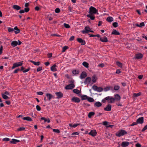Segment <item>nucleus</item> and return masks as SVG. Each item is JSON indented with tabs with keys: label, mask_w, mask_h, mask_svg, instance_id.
Returning a JSON list of instances; mask_svg holds the SVG:
<instances>
[{
	"label": "nucleus",
	"mask_w": 147,
	"mask_h": 147,
	"mask_svg": "<svg viewBox=\"0 0 147 147\" xmlns=\"http://www.w3.org/2000/svg\"><path fill=\"white\" fill-rule=\"evenodd\" d=\"M94 106L97 107H99L102 105V104L99 101L96 102L94 103Z\"/></svg>",
	"instance_id": "obj_26"
},
{
	"label": "nucleus",
	"mask_w": 147,
	"mask_h": 147,
	"mask_svg": "<svg viewBox=\"0 0 147 147\" xmlns=\"http://www.w3.org/2000/svg\"><path fill=\"white\" fill-rule=\"evenodd\" d=\"M87 17L90 18L91 20H94L95 19V17L93 15L91 14H88L87 15Z\"/></svg>",
	"instance_id": "obj_29"
},
{
	"label": "nucleus",
	"mask_w": 147,
	"mask_h": 147,
	"mask_svg": "<svg viewBox=\"0 0 147 147\" xmlns=\"http://www.w3.org/2000/svg\"><path fill=\"white\" fill-rule=\"evenodd\" d=\"M73 91L74 93L76 94H78L80 93V91L77 89H74Z\"/></svg>",
	"instance_id": "obj_42"
},
{
	"label": "nucleus",
	"mask_w": 147,
	"mask_h": 147,
	"mask_svg": "<svg viewBox=\"0 0 147 147\" xmlns=\"http://www.w3.org/2000/svg\"><path fill=\"white\" fill-rule=\"evenodd\" d=\"M103 124L104 125H105V126L107 125L108 124V122L107 121H103Z\"/></svg>",
	"instance_id": "obj_60"
},
{
	"label": "nucleus",
	"mask_w": 147,
	"mask_h": 147,
	"mask_svg": "<svg viewBox=\"0 0 147 147\" xmlns=\"http://www.w3.org/2000/svg\"><path fill=\"white\" fill-rule=\"evenodd\" d=\"M64 27L67 28H69L70 27V26L69 24H66L65 23L64 24Z\"/></svg>",
	"instance_id": "obj_48"
},
{
	"label": "nucleus",
	"mask_w": 147,
	"mask_h": 147,
	"mask_svg": "<svg viewBox=\"0 0 147 147\" xmlns=\"http://www.w3.org/2000/svg\"><path fill=\"white\" fill-rule=\"evenodd\" d=\"M143 57V55L141 53H139L137 54L135 57L136 59H141Z\"/></svg>",
	"instance_id": "obj_11"
},
{
	"label": "nucleus",
	"mask_w": 147,
	"mask_h": 147,
	"mask_svg": "<svg viewBox=\"0 0 147 147\" xmlns=\"http://www.w3.org/2000/svg\"><path fill=\"white\" fill-rule=\"evenodd\" d=\"M79 134V133L78 132H74L71 135H72L74 136V135H78Z\"/></svg>",
	"instance_id": "obj_56"
},
{
	"label": "nucleus",
	"mask_w": 147,
	"mask_h": 147,
	"mask_svg": "<svg viewBox=\"0 0 147 147\" xmlns=\"http://www.w3.org/2000/svg\"><path fill=\"white\" fill-rule=\"evenodd\" d=\"M147 129V125H145L143 129H142V132L144 131L145 130Z\"/></svg>",
	"instance_id": "obj_52"
},
{
	"label": "nucleus",
	"mask_w": 147,
	"mask_h": 147,
	"mask_svg": "<svg viewBox=\"0 0 147 147\" xmlns=\"http://www.w3.org/2000/svg\"><path fill=\"white\" fill-rule=\"evenodd\" d=\"M127 133L126 131L124 130L121 129L117 131L115 134L116 136L118 137H120L123 136Z\"/></svg>",
	"instance_id": "obj_1"
},
{
	"label": "nucleus",
	"mask_w": 147,
	"mask_h": 147,
	"mask_svg": "<svg viewBox=\"0 0 147 147\" xmlns=\"http://www.w3.org/2000/svg\"><path fill=\"white\" fill-rule=\"evenodd\" d=\"M114 90H118L120 88V87L118 85H115L114 86Z\"/></svg>",
	"instance_id": "obj_40"
},
{
	"label": "nucleus",
	"mask_w": 147,
	"mask_h": 147,
	"mask_svg": "<svg viewBox=\"0 0 147 147\" xmlns=\"http://www.w3.org/2000/svg\"><path fill=\"white\" fill-rule=\"evenodd\" d=\"M55 94L57 96V98L58 99L62 98L63 96V94L61 92H56Z\"/></svg>",
	"instance_id": "obj_14"
},
{
	"label": "nucleus",
	"mask_w": 147,
	"mask_h": 147,
	"mask_svg": "<svg viewBox=\"0 0 147 147\" xmlns=\"http://www.w3.org/2000/svg\"><path fill=\"white\" fill-rule=\"evenodd\" d=\"M118 23L116 22H115L113 23V25L115 27H116L118 26Z\"/></svg>",
	"instance_id": "obj_51"
},
{
	"label": "nucleus",
	"mask_w": 147,
	"mask_h": 147,
	"mask_svg": "<svg viewBox=\"0 0 147 147\" xmlns=\"http://www.w3.org/2000/svg\"><path fill=\"white\" fill-rule=\"evenodd\" d=\"M55 12L57 13H58L60 12V10L59 8H57L55 9Z\"/></svg>",
	"instance_id": "obj_50"
},
{
	"label": "nucleus",
	"mask_w": 147,
	"mask_h": 147,
	"mask_svg": "<svg viewBox=\"0 0 147 147\" xmlns=\"http://www.w3.org/2000/svg\"><path fill=\"white\" fill-rule=\"evenodd\" d=\"M8 30L9 32H12L14 30V29L13 28L10 27L8 28Z\"/></svg>",
	"instance_id": "obj_45"
},
{
	"label": "nucleus",
	"mask_w": 147,
	"mask_h": 147,
	"mask_svg": "<svg viewBox=\"0 0 147 147\" xmlns=\"http://www.w3.org/2000/svg\"><path fill=\"white\" fill-rule=\"evenodd\" d=\"M25 128L24 127H20L18 129H17V130L18 131H24L25 129Z\"/></svg>",
	"instance_id": "obj_46"
},
{
	"label": "nucleus",
	"mask_w": 147,
	"mask_h": 147,
	"mask_svg": "<svg viewBox=\"0 0 147 147\" xmlns=\"http://www.w3.org/2000/svg\"><path fill=\"white\" fill-rule=\"evenodd\" d=\"M75 85L74 84H70L66 86L65 88L66 89H71L74 88Z\"/></svg>",
	"instance_id": "obj_7"
},
{
	"label": "nucleus",
	"mask_w": 147,
	"mask_h": 147,
	"mask_svg": "<svg viewBox=\"0 0 147 147\" xmlns=\"http://www.w3.org/2000/svg\"><path fill=\"white\" fill-rule=\"evenodd\" d=\"M37 94L38 95H42L43 94V93L42 92H37Z\"/></svg>",
	"instance_id": "obj_59"
},
{
	"label": "nucleus",
	"mask_w": 147,
	"mask_h": 147,
	"mask_svg": "<svg viewBox=\"0 0 147 147\" xmlns=\"http://www.w3.org/2000/svg\"><path fill=\"white\" fill-rule=\"evenodd\" d=\"M88 97L87 95H83L81 96V98L82 100H87Z\"/></svg>",
	"instance_id": "obj_37"
},
{
	"label": "nucleus",
	"mask_w": 147,
	"mask_h": 147,
	"mask_svg": "<svg viewBox=\"0 0 147 147\" xmlns=\"http://www.w3.org/2000/svg\"><path fill=\"white\" fill-rule=\"evenodd\" d=\"M3 140L4 141H8L9 140V139L7 138H5L3 139Z\"/></svg>",
	"instance_id": "obj_57"
},
{
	"label": "nucleus",
	"mask_w": 147,
	"mask_h": 147,
	"mask_svg": "<svg viewBox=\"0 0 147 147\" xmlns=\"http://www.w3.org/2000/svg\"><path fill=\"white\" fill-rule=\"evenodd\" d=\"M22 62L23 61H22L14 63L12 67V69H13L16 67L22 65L23 64Z\"/></svg>",
	"instance_id": "obj_5"
},
{
	"label": "nucleus",
	"mask_w": 147,
	"mask_h": 147,
	"mask_svg": "<svg viewBox=\"0 0 147 147\" xmlns=\"http://www.w3.org/2000/svg\"><path fill=\"white\" fill-rule=\"evenodd\" d=\"M13 8L17 10H18L21 9V7L17 5H14L13 6Z\"/></svg>",
	"instance_id": "obj_30"
},
{
	"label": "nucleus",
	"mask_w": 147,
	"mask_h": 147,
	"mask_svg": "<svg viewBox=\"0 0 147 147\" xmlns=\"http://www.w3.org/2000/svg\"><path fill=\"white\" fill-rule=\"evenodd\" d=\"M143 77V75H140L138 77V78L140 80H141L142 78Z\"/></svg>",
	"instance_id": "obj_63"
},
{
	"label": "nucleus",
	"mask_w": 147,
	"mask_h": 147,
	"mask_svg": "<svg viewBox=\"0 0 147 147\" xmlns=\"http://www.w3.org/2000/svg\"><path fill=\"white\" fill-rule=\"evenodd\" d=\"M92 89L95 91L98 92H101L104 90V89L101 87H98L96 86L93 85L92 87Z\"/></svg>",
	"instance_id": "obj_3"
},
{
	"label": "nucleus",
	"mask_w": 147,
	"mask_h": 147,
	"mask_svg": "<svg viewBox=\"0 0 147 147\" xmlns=\"http://www.w3.org/2000/svg\"><path fill=\"white\" fill-rule=\"evenodd\" d=\"M91 78L89 77H88L86 78V79L85 80L84 83L85 84H92V80Z\"/></svg>",
	"instance_id": "obj_6"
},
{
	"label": "nucleus",
	"mask_w": 147,
	"mask_h": 147,
	"mask_svg": "<svg viewBox=\"0 0 147 147\" xmlns=\"http://www.w3.org/2000/svg\"><path fill=\"white\" fill-rule=\"evenodd\" d=\"M2 96L3 98L4 99L6 100L9 98V97L3 94H2Z\"/></svg>",
	"instance_id": "obj_38"
},
{
	"label": "nucleus",
	"mask_w": 147,
	"mask_h": 147,
	"mask_svg": "<svg viewBox=\"0 0 147 147\" xmlns=\"http://www.w3.org/2000/svg\"><path fill=\"white\" fill-rule=\"evenodd\" d=\"M95 113L94 112H90L88 114V116L89 118H91L92 116L94 115Z\"/></svg>",
	"instance_id": "obj_28"
},
{
	"label": "nucleus",
	"mask_w": 147,
	"mask_h": 147,
	"mask_svg": "<svg viewBox=\"0 0 147 147\" xmlns=\"http://www.w3.org/2000/svg\"><path fill=\"white\" fill-rule=\"evenodd\" d=\"M89 13L91 15L95 14L97 13L98 14V10L96 9L95 7L92 6L89 8Z\"/></svg>",
	"instance_id": "obj_2"
},
{
	"label": "nucleus",
	"mask_w": 147,
	"mask_h": 147,
	"mask_svg": "<svg viewBox=\"0 0 147 147\" xmlns=\"http://www.w3.org/2000/svg\"><path fill=\"white\" fill-rule=\"evenodd\" d=\"M137 123L142 124L144 122V117H141L138 118L136 121Z\"/></svg>",
	"instance_id": "obj_8"
},
{
	"label": "nucleus",
	"mask_w": 147,
	"mask_h": 147,
	"mask_svg": "<svg viewBox=\"0 0 147 147\" xmlns=\"http://www.w3.org/2000/svg\"><path fill=\"white\" fill-rule=\"evenodd\" d=\"M100 39L102 42H107L108 41L107 38L106 36L100 37Z\"/></svg>",
	"instance_id": "obj_15"
},
{
	"label": "nucleus",
	"mask_w": 147,
	"mask_h": 147,
	"mask_svg": "<svg viewBox=\"0 0 147 147\" xmlns=\"http://www.w3.org/2000/svg\"><path fill=\"white\" fill-rule=\"evenodd\" d=\"M29 8L28 7H26L24 8V12H27L29 11Z\"/></svg>",
	"instance_id": "obj_54"
},
{
	"label": "nucleus",
	"mask_w": 147,
	"mask_h": 147,
	"mask_svg": "<svg viewBox=\"0 0 147 147\" xmlns=\"http://www.w3.org/2000/svg\"><path fill=\"white\" fill-rule=\"evenodd\" d=\"M46 96L49 100H50L52 98H54V96L51 94L49 93H47Z\"/></svg>",
	"instance_id": "obj_12"
},
{
	"label": "nucleus",
	"mask_w": 147,
	"mask_h": 147,
	"mask_svg": "<svg viewBox=\"0 0 147 147\" xmlns=\"http://www.w3.org/2000/svg\"><path fill=\"white\" fill-rule=\"evenodd\" d=\"M107 20L108 22H111L113 21V19L112 17L109 16L107 18Z\"/></svg>",
	"instance_id": "obj_23"
},
{
	"label": "nucleus",
	"mask_w": 147,
	"mask_h": 147,
	"mask_svg": "<svg viewBox=\"0 0 147 147\" xmlns=\"http://www.w3.org/2000/svg\"><path fill=\"white\" fill-rule=\"evenodd\" d=\"M42 70V67H39L37 69V71H39Z\"/></svg>",
	"instance_id": "obj_53"
},
{
	"label": "nucleus",
	"mask_w": 147,
	"mask_h": 147,
	"mask_svg": "<svg viewBox=\"0 0 147 147\" xmlns=\"http://www.w3.org/2000/svg\"><path fill=\"white\" fill-rule=\"evenodd\" d=\"M82 65L86 68H88V63L86 62H83L82 63Z\"/></svg>",
	"instance_id": "obj_35"
},
{
	"label": "nucleus",
	"mask_w": 147,
	"mask_h": 147,
	"mask_svg": "<svg viewBox=\"0 0 147 147\" xmlns=\"http://www.w3.org/2000/svg\"><path fill=\"white\" fill-rule=\"evenodd\" d=\"M56 64H54L51 67V71L53 72L56 71L57 70L56 68Z\"/></svg>",
	"instance_id": "obj_19"
},
{
	"label": "nucleus",
	"mask_w": 147,
	"mask_h": 147,
	"mask_svg": "<svg viewBox=\"0 0 147 147\" xmlns=\"http://www.w3.org/2000/svg\"><path fill=\"white\" fill-rule=\"evenodd\" d=\"M96 78L95 76L92 77V84H93L95 83L96 81Z\"/></svg>",
	"instance_id": "obj_36"
},
{
	"label": "nucleus",
	"mask_w": 147,
	"mask_h": 147,
	"mask_svg": "<svg viewBox=\"0 0 147 147\" xmlns=\"http://www.w3.org/2000/svg\"><path fill=\"white\" fill-rule=\"evenodd\" d=\"M140 27H142L145 26V24L144 22H142L140 23L139 24Z\"/></svg>",
	"instance_id": "obj_49"
},
{
	"label": "nucleus",
	"mask_w": 147,
	"mask_h": 147,
	"mask_svg": "<svg viewBox=\"0 0 147 147\" xmlns=\"http://www.w3.org/2000/svg\"><path fill=\"white\" fill-rule=\"evenodd\" d=\"M90 29L89 26H86L85 27L84 30H82L81 32L83 34L88 33L89 32Z\"/></svg>",
	"instance_id": "obj_4"
},
{
	"label": "nucleus",
	"mask_w": 147,
	"mask_h": 147,
	"mask_svg": "<svg viewBox=\"0 0 147 147\" xmlns=\"http://www.w3.org/2000/svg\"><path fill=\"white\" fill-rule=\"evenodd\" d=\"M141 94V93L139 92L138 93H134L133 94V96L135 97H136L140 96Z\"/></svg>",
	"instance_id": "obj_33"
},
{
	"label": "nucleus",
	"mask_w": 147,
	"mask_h": 147,
	"mask_svg": "<svg viewBox=\"0 0 147 147\" xmlns=\"http://www.w3.org/2000/svg\"><path fill=\"white\" fill-rule=\"evenodd\" d=\"M53 130L54 132L56 133H59L60 132V131L57 129H53Z\"/></svg>",
	"instance_id": "obj_44"
},
{
	"label": "nucleus",
	"mask_w": 147,
	"mask_h": 147,
	"mask_svg": "<svg viewBox=\"0 0 147 147\" xmlns=\"http://www.w3.org/2000/svg\"><path fill=\"white\" fill-rule=\"evenodd\" d=\"M30 69V68H28L26 69L23 70V73H26Z\"/></svg>",
	"instance_id": "obj_58"
},
{
	"label": "nucleus",
	"mask_w": 147,
	"mask_h": 147,
	"mask_svg": "<svg viewBox=\"0 0 147 147\" xmlns=\"http://www.w3.org/2000/svg\"><path fill=\"white\" fill-rule=\"evenodd\" d=\"M136 147H141V145L139 143H137L135 145Z\"/></svg>",
	"instance_id": "obj_61"
},
{
	"label": "nucleus",
	"mask_w": 147,
	"mask_h": 147,
	"mask_svg": "<svg viewBox=\"0 0 147 147\" xmlns=\"http://www.w3.org/2000/svg\"><path fill=\"white\" fill-rule=\"evenodd\" d=\"M115 101L114 98H113L112 96H110L109 100L108 102L109 103H113Z\"/></svg>",
	"instance_id": "obj_27"
},
{
	"label": "nucleus",
	"mask_w": 147,
	"mask_h": 147,
	"mask_svg": "<svg viewBox=\"0 0 147 147\" xmlns=\"http://www.w3.org/2000/svg\"><path fill=\"white\" fill-rule=\"evenodd\" d=\"M71 100L72 102L77 103L79 102L80 101L79 98L75 96L72 98Z\"/></svg>",
	"instance_id": "obj_10"
},
{
	"label": "nucleus",
	"mask_w": 147,
	"mask_h": 147,
	"mask_svg": "<svg viewBox=\"0 0 147 147\" xmlns=\"http://www.w3.org/2000/svg\"><path fill=\"white\" fill-rule=\"evenodd\" d=\"M30 62L36 65H39L40 64V62H35L33 61H31Z\"/></svg>",
	"instance_id": "obj_34"
},
{
	"label": "nucleus",
	"mask_w": 147,
	"mask_h": 147,
	"mask_svg": "<svg viewBox=\"0 0 147 147\" xmlns=\"http://www.w3.org/2000/svg\"><path fill=\"white\" fill-rule=\"evenodd\" d=\"M68 47L67 46H65L62 48V52H64L65 50L68 49Z\"/></svg>",
	"instance_id": "obj_41"
},
{
	"label": "nucleus",
	"mask_w": 147,
	"mask_h": 147,
	"mask_svg": "<svg viewBox=\"0 0 147 147\" xmlns=\"http://www.w3.org/2000/svg\"><path fill=\"white\" fill-rule=\"evenodd\" d=\"M22 118L24 120H27L29 121H32V119L29 117H23Z\"/></svg>",
	"instance_id": "obj_24"
},
{
	"label": "nucleus",
	"mask_w": 147,
	"mask_h": 147,
	"mask_svg": "<svg viewBox=\"0 0 147 147\" xmlns=\"http://www.w3.org/2000/svg\"><path fill=\"white\" fill-rule=\"evenodd\" d=\"M72 73L74 75L78 74L79 73V71L78 70H74L72 71Z\"/></svg>",
	"instance_id": "obj_43"
},
{
	"label": "nucleus",
	"mask_w": 147,
	"mask_h": 147,
	"mask_svg": "<svg viewBox=\"0 0 147 147\" xmlns=\"http://www.w3.org/2000/svg\"><path fill=\"white\" fill-rule=\"evenodd\" d=\"M105 66V65L103 63L100 64L98 65V66L101 67H103Z\"/></svg>",
	"instance_id": "obj_55"
},
{
	"label": "nucleus",
	"mask_w": 147,
	"mask_h": 147,
	"mask_svg": "<svg viewBox=\"0 0 147 147\" xmlns=\"http://www.w3.org/2000/svg\"><path fill=\"white\" fill-rule=\"evenodd\" d=\"M116 64L118 66L120 67H122V65L121 63L119 62H117Z\"/></svg>",
	"instance_id": "obj_47"
},
{
	"label": "nucleus",
	"mask_w": 147,
	"mask_h": 147,
	"mask_svg": "<svg viewBox=\"0 0 147 147\" xmlns=\"http://www.w3.org/2000/svg\"><path fill=\"white\" fill-rule=\"evenodd\" d=\"M111 87L110 86H106L105 87L104 89V90L105 92H107L109 90Z\"/></svg>",
	"instance_id": "obj_31"
},
{
	"label": "nucleus",
	"mask_w": 147,
	"mask_h": 147,
	"mask_svg": "<svg viewBox=\"0 0 147 147\" xmlns=\"http://www.w3.org/2000/svg\"><path fill=\"white\" fill-rule=\"evenodd\" d=\"M129 145V142H123L121 144V146L123 147H126Z\"/></svg>",
	"instance_id": "obj_22"
},
{
	"label": "nucleus",
	"mask_w": 147,
	"mask_h": 147,
	"mask_svg": "<svg viewBox=\"0 0 147 147\" xmlns=\"http://www.w3.org/2000/svg\"><path fill=\"white\" fill-rule=\"evenodd\" d=\"M14 32L16 34H17L19 33L20 32V30L19 29L17 26H15L13 28Z\"/></svg>",
	"instance_id": "obj_21"
},
{
	"label": "nucleus",
	"mask_w": 147,
	"mask_h": 147,
	"mask_svg": "<svg viewBox=\"0 0 147 147\" xmlns=\"http://www.w3.org/2000/svg\"><path fill=\"white\" fill-rule=\"evenodd\" d=\"M111 105L109 104L106 107L104 108L105 110H111Z\"/></svg>",
	"instance_id": "obj_25"
},
{
	"label": "nucleus",
	"mask_w": 147,
	"mask_h": 147,
	"mask_svg": "<svg viewBox=\"0 0 147 147\" xmlns=\"http://www.w3.org/2000/svg\"><path fill=\"white\" fill-rule=\"evenodd\" d=\"M90 102H93L94 101V100L93 98L91 97H88L87 99Z\"/></svg>",
	"instance_id": "obj_39"
},
{
	"label": "nucleus",
	"mask_w": 147,
	"mask_h": 147,
	"mask_svg": "<svg viewBox=\"0 0 147 147\" xmlns=\"http://www.w3.org/2000/svg\"><path fill=\"white\" fill-rule=\"evenodd\" d=\"M115 98H114L115 100L119 101L121 99V97L118 94H115L114 96Z\"/></svg>",
	"instance_id": "obj_16"
},
{
	"label": "nucleus",
	"mask_w": 147,
	"mask_h": 147,
	"mask_svg": "<svg viewBox=\"0 0 147 147\" xmlns=\"http://www.w3.org/2000/svg\"><path fill=\"white\" fill-rule=\"evenodd\" d=\"M111 34H113L119 35L120 34L116 30H114L112 32Z\"/></svg>",
	"instance_id": "obj_32"
},
{
	"label": "nucleus",
	"mask_w": 147,
	"mask_h": 147,
	"mask_svg": "<svg viewBox=\"0 0 147 147\" xmlns=\"http://www.w3.org/2000/svg\"><path fill=\"white\" fill-rule=\"evenodd\" d=\"M20 142V141L19 140L13 139H12V140L10 141V142L11 144H16V143Z\"/></svg>",
	"instance_id": "obj_18"
},
{
	"label": "nucleus",
	"mask_w": 147,
	"mask_h": 147,
	"mask_svg": "<svg viewBox=\"0 0 147 147\" xmlns=\"http://www.w3.org/2000/svg\"><path fill=\"white\" fill-rule=\"evenodd\" d=\"M77 40L79 42L81 43L82 45H85L86 44L85 41L82 40L81 38H78L77 39Z\"/></svg>",
	"instance_id": "obj_13"
},
{
	"label": "nucleus",
	"mask_w": 147,
	"mask_h": 147,
	"mask_svg": "<svg viewBox=\"0 0 147 147\" xmlns=\"http://www.w3.org/2000/svg\"><path fill=\"white\" fill-rule=\"evenodd\" d=\"M86 76V72H83L81 74L80 76V78L81 79H82L85 78Z\"/></svg>",
	"instance_id": "obj_20"
},
{
	"label": "nucleus",
	"mask_w": 147,
	"mask_h": 147,
	"mask_svg": "<svg viewBox=\"0 0 147 147\" xmlns=\"http://www.w3.org/2000/svg\"><path fill=\"white\" fill-rule=\"evenodd\" d=\"M41 120H44L45 122H46L47 121V119H46V118L44 117H41Z\"/></svg>",
	"instance_id": "obj_62"
},
{
	"label": "nucleus",
	"mask_w": 147,
	"mask_h": 147,
	"mask_svg": "<svg viewBox=\"0 0 147 147\" xmlns=\"http://www.w3.org/2000/svg\"><path fill=\"white\" fill-rule=\"evenodd\" d=\"M74 36H72L69 39V40L70 41L73 40H74Z\"/></svg>",
	"instance_id": "obj_64"
},
{
	"label": "nucleus",
	"mask_w": 147,
	"mask_h": 147,
	"mask_svg": "<svg viewBox=\"0 0 147 147\" xmlns=\"http://www.w3.org/2000/svg\"><path fill=\"white\" fill-rule=\"evenodd\" d=\"M89 134L94 137L96 136L97 132L95 130H92L89 133Z\"/></svg>",
	"instance_id": "obj_9"
},
{
	"label": "nucleus",
	"mask_w": 147,
	"mask_h": 147,
	"mask_svg": "<svg viewBox=\"0 0 147 147\" xmlns=\"http://www.w3.org/2000/svg\"><path fill=\"white\" fill-rule=\"evenodd\" d=\"M18 45V42L17 41L14 40L11 43V45L13 47H15Z\"/></svg>",
	"instance_id": "obj_17"
}]
</instances>
